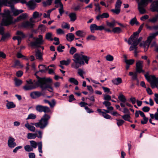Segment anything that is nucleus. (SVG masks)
I'll return each instance as SVG.
<instances>
[{"label":"nucleus","instance_id":"obj_1","mask_svg":"<svg viewBox=\"0 0 158 158\" xmlns=\"http://www.w3.org/2000/svg\"><path fill=\"white\" fill-rule=\"evenodd\" d=\"M83 52H81L80 53H76L73 55V62L71 65L72 68L77 69L81 65H84L85 63L86 64L88 63L89 57L83 55Z\"/></svg>","mask_w":158,"mask_h":158},{"label":"nucleus","instance_id":"obj_2","mask_svg":"<svg viewBox=\"0 0 158 158\" xmlns=\"http://www.w3.org/2000/svg\"><path fill=\"white\" fill-rule=\"evenodd\" d=\"M38 82L36 83L37 84L40 85V87L42 89H44L46 88H48V90L50 92H52V88L50 86L49 83L52 81V79L50 78L43 77L40 78L38 77Z\"/></svg>","mask_w":158,"mask_h":158},{"label":"nucleus","instance_id":"obj_3","mask_svg":"<svg viewBox=\"0 0 158 158\" xmlns=\"http://www.w3.org/2000/svg\"><path fill=\"white\" fill-rule=\"evenodd\" d=\"M50 118L49 115L45 114L42 117L38 123H31L36 127H39L41 129H44L45 128L48 124V120Z\"/></svg>","mask_w":158,"mask_h":158},{"label":"nucleus","instance_id":"obj_4","mask_svg":"<svg viewBox=\"0 0 158 158\" xmlns=\"http://www.w3.org/2000/svg\"><path fill=\"white\" fill-rule=\"evenodd\" d=\"M0 18L1 17L3 18L2 23L5 26H7L12 22V17L10 15V10H5L4 13L0 14Z\"/></svg>","mask_w":158,"mask_h":158},{"label":"nucleus","instance_id":"obj_5","mask_svg":"<svg viewBox=\"0 0 158 158\" xmlns=\"http://www.w3.org/2000/svg\"><path fill=\"white\" fill-rule=\"evenodd\" d=\"M146 79L149 82L152 88L157 87L158 86V77L154 75L147 76H145Z\"/></svg>","mask_w":158,"mask_h":158},{"label":"nucleus","instance_id":"obj_6","mask_svg":"<svg viewBox=\"0 0 158 158\" xmlns=\"http://www.w3.org/2000/svg\"><path fill=\"white\" fill-rule=\"evenodd\" d=\"M33 39L35 41L30 43L32 47H40V45L43 44L44 42L43 36L41 35H39L38 38L34 37Z\"/></svg>","mask_w":158,"mask_h":158},{"label":"nucleus","instance_id":"obj_7","mask_svg":"<svg viewBox=\"0 0 158 158\" xmlns=\"http://www.w3.org/2000/svg\"><path fill=\"white\" fill-rule=\"evenodd\" d=\"M35 22V19H33L32 18H30L29 21H26L22 22L21 26L24 28L31 29L34 27V23Z\"/></svg>","mask_w":158,"mask_h":158},{"label":"nucleus","instance_id":"obj_8","mask_svg":"<svg viewBox=\"0 0 158 158\" xmlns=\"http://www.w3.org/2000/svg\"><path fill=\"white\" fill-rule=\"evenodd\" d=\"M138 35H132L128 39L127 41L128 44H131V41L132 42H134L138 45L139 43L142 40V37H140L139 39H137Z\"/></svg>","mask_w":158,"mask_h":158},{"label":"nucleus","instance_id":"obj_9","mask_svg":"<svg viewBox=\"0 0 158 158\" xmlns=\"http://www.w3.org/2000/svg\"><path fill=\"white\" fill-rule=\"evenodd\" d=\"M36 110L40 112H44V113H48L50 112V108L47 106H44L41 105H37L35 107Z\"/></svg>","mask_w":158,"mask_h":158},{"label":"nucleus","instance_id":"obj_10","mask_svg":"<svg viewBox=\"0 0 158 158\" xmlns=\"http://www.w3.org/2000/svg\"><path fill=\"white\" fill-rule=\"evenodd\" d=\"M142 0H141L140 3H139L138 4V9L141 14H143L146 12V10L143 7L147 6L148 5L149 2H152V1H148L147 3V4H143L142 2Z\"/></svg>","mask_w":158,"mask_h":158},{"label":"nucleus","instance_id":"obj_11","mask_svg":"<svg viewBox=\"0 0 158 158\" xmlns=\"http://www.w3.org/2000/svg\"><path fill=\"white\" fill-rule=\"evenodd\" d=\"M143 61L139 60L137 62L136 64V72L140 73L141 72H144V71L142 69L143 67Z\"/></svg>","mask_w":158,"mask_h":158},{"label":"nucleus","instance_id":"obj_12","mask_svg":"<svg viewBox=\"0 0 158 158\" xmlns=\"http://www.w3.org/2000/svg\"><path fill=\"white\" fill-rule=\"evenodd\" d=\"M38 81L36 82V84H26L23 87V89L25 90H29L34 89L40 85L37 84L36 83Z\"/></svg>","mask_w":158,"mask_h":158},{"label":"nucleus","instance_id":"obj_13","mask_svg":"<svg viewBox=\"0 0 158 158\" xmlns=\"http://www.w3.org/2000/svg\"><path fill=\"white\" fill-rule=\"evenodd\" d=\"M7 144L8 147L11 148H13L16 146V144L15 142V139L11 137L9 138Z\"/></svg>","mask_w":158,"mask_h":158},{"label":"nucleus","instance_id":"obj_14","mask_svg":"<svg viewBox=\"0 0 158 158\" xmlns=\"http://www.w3.org/2000/svg\"><path fill=\"white\" fill-rule=\"evenodd\" d=\"M11 10L13 15L14 16L18 15L19 14L22 13L23 12L22 10H17L15 9L12 4L10 5Z\"/></svg>","mask_w":158,"mask_h":158},{"label":"nucleus","instance_id":"obj_15","mask_svg":"<svg viewBox=\"0 0 158 158\" xmlns=\"http://www.w3.org/2000/svg\"><path fill=\"white\" fill-rule=\"evenodd\" d=\"M150 9L153 12H158V0L152 2L150 6Z\"/></svg>","mask_w":158,"mask_h":158},{"label":"nucleus","instance_id":"obj_16","mask_svg":"<svg viewBox=\"0 0 158 158\" xmlns=\"http://www.w3.org/2000/svg\"><path fill=\"white\" fill-rule=\"evenodd\" d=\"M27 5L31 10H34L36 7V4L34 0H30L27 3Z\"/></svg>","mask_w":158,"mask_h":158},{"label":"nucleus","instance_id":"obj_17","mask_svg":"<svg viewBox=\"0 0 158 158\" xmlns=\"http://www.w3.org/2000/svg\"><path fill=\"white\" fill-rule=\"evenodd\" d=\"M42 93L38 91H34L31 93L30 96L33 99H35L41 96Z\"/></svg>","mask_w":158,"mask_h":158},{"label":"nucleus","instance_id":"obj_18","mask_svg":"<svg viewBox=\"0 0 158 158\" xmlns=\"http://www.w3.org/2000/svg\"><path fill=\"white\" fill-rule=\"evenodd\" d=\"M27 17V16L26 13H24L22 14L15 20V22H19L21 20L25 19Z\"/></svg>","mask_w":158,"mask_h":158},{"label":"nucleus","instance_id":"obj_19","mask_svg":"<svg viewBox=\"0 0 158 158\" xmlns=\"http://www.w3.org/2000/svg\"><path fill=\"white\" fill-rule=\"evenodd\" d=\"M6 102H7V103L6 104V106L7 109H10L15 107L16 106L15 104L13 102H9L7 100L6 101Z\"/></svg>","mask_w":158,"mask_h":158},{"label":"nucleus","instance_id":"obj_20","mask_svg":"<svg viewBox=\"0 0 158 158\" xmlns=\"http://www.w3.org/2000/svg\"><path fill=\"white\" fill-rule=\"evenodd\" d=\"M38 67L40 69L39 71L42 73L46 72L48 68V67H47L44 65H40Z\"/></svg>","mask_w":158,"mask_h":158},{"label":"nucleus","instance_id":"obj_21","mask_svg":"<svg viewBox=\"0 0 158 158\" xmlns=\"http://www.w3.org/2000/svg\"><path fill=\"white\" fill-rule=\"evenodd\" d=\"M7 3L10 5L13 4L11 0H0V7L1 8L3 5L6 4Z\"/></svg>","mask_w":158,"mask_h":158},{"label":"nucleus","instance_id":"obj_22","mask_svg":"<svg viewBox=\"0 0 158 158\" xmlns=\"http://www.w3.org/2000/svg\"><path fill=\"white\" fill-rule=\"evenodd\" d=\"M35 56L36 58L39 60H42V54L39 50H37L35 52Z\"/></svg>","mask_w":158,"mask_h":158},{"label":"nucleus","instance_id":"obj_23","mask_svg":"<svg viewBox=\"0 0 158 158\" xmlns=\"http://www.w3.org/2000/svg\"><path fill=\"white\" fill-rule=\"evenodd\" d=\"M25 126L28 130L33 132H34L35 131V127L34 126L30 125L28 123H27L25 124Z\"/></svg>","mask_w":158,"mask_h":158},{"label":"nucleus","instance_id":"obj_24","mask_svg":"<svg viewBox=\"0 0 158 158\" xmlns=\"http://www.w3.org/2000/svg\"><path fill=\"white\" fill-rule=\"evenodd\" d=\"M69 16L72 22H74L77 19V15L75 13L73 12L70 13Z\"/></svg>","mask_w":158,"mask_h":158},{"label":"nucleus","instance_id":"obj_25","mask_svg":"<svg viewBox=\"0 0 158 158\" xmlns=\"http://www.w3.org/2000/svg\"><path fill=\"white\" fill-rule=\"evenodd\" d=\"M66 37L68 41L71 42L74 40V35L73 33H68L66 35Z\"/></svg>","mask_w":158,"mask_h":158},{"label":"nucleus","instance_id":"obj_26","mask_svg":"<svg viewBox=\"0 0 158 158\" xmlns=\"http://www.w3.org/2000/svg\"><path fill=\"white\" fill-rule=\"evenodd\" d=\"M112 82L114 84L117 85L122 83V80L121 78L118 77L116 79L112 80Z\"/></svg>","mask_w":158,"mask_h":158},{"label":"nucleus","instance_id":"obj_27","mask_svg":"<svg viewBox=\"0 0 158 158\" xmlns=\"http://www.w3.org/2000/svg\"><path fill=\"white\" fill-rule=\"evenodd\" d=\"M76 34L77 36L84 37L86 34V33L84 31L78 30L76 32Z\"/></svg>","mask_w":158,"mask_h":158},{"label":"nucleus","instance_id":"obj_28","mask_svg":"<svg viewBox=\"0 0 158 158\" xmlns=\"http://www.w3.org/2000/svg\"><path fill=\"white\" fill-rule=\"evenodd\" d=\"M53 35L51 32L47 33L45 35V39L48 40L52 41L53 39L52 38Z\"/></svg>","mask_w":158,"mask_h":158},{"label":"nucleus","instance_id":"obj_29","mask_svg":"<svg viewBox=\"0 0 158 158\" xmlns=\"http://www.w3.org/2000/svg\"><path fill=\"white\" fill-rule=\"evenodd\" d=\"M71 60L69 59H68L67 60H63L60 61V64L65 65H68L71 62Z\"/></svg>","mask_w":158,"mask_h":158},{"label":"nucleus","instance_id":"obj_30","mask_svg":"<svg viewBox=\"0 0 158 158\" xmlns=\"http://www.w3.org/2000/svg\"><path fill=\"white\" fill-rule=\"evenodd\" d=\"M37 136V134L29 133L27 134V138L29 139H34Z\"/></svg>","mask_w":158,"mask_h":158},{"label":"nucleus","instance_id":"obj_31","mask_svg":"<svg viewBox=\"0 0 158 158\" xmlns=\"http://www.w3.org/2000/svg\"><path fill=\"white\" fill-rule=\"evenodd\" d=\"M118 99L122 102L125 103L126 101V99L124 95L120 94L118 96Z\"/></svg>","mask_w":158,"mask_h":158},{"label":"nucleus","instance_id":"obj_32","mask_svg":"<svg viewBox=\"0 0 158 158\" xmlns=\"http://www.w3.org/2000/svg\"><path fill=\"white\" fill-rule=\"evenodd\" d=\"M90 29L92 33H94L95 30H97V25L95 24H93L90 25Z\"/></svg>","mask_w":158,"mask_h":158},{"label":"nucleus","instance_id":"obj_33","mask_svg":"<svg viewBox=\"0 0 158 158\" xmlns=\"http://www.w3.org/2000/svg\"><path fill=\"white\" fill-rule=\"evenodd\" d=\"M15 84L16 86H20L22 83V81L21 80L15 78L14 79Z\"/></svg>","mask_w":158,"mask_h":158},{"label":"nucleus","instance_id":"obj_34","mask_svg":"<svg viewBox=\"0 0 158 158\" xmlns=\"http://www.w3.org/2000/svg\"><path fill=\"white\" fill-rule=\"evenodd\" d=\"M69 81L70 83H73L76 85H77L78 84V81L74 78H70L69 79Z\"/></svg>","mask_w":158,"mask_h":158},{"label":"nucleus","instance_id":"obj_35","mask_svg":"<svg viewBox=\"0 0 158 158\" xmlns=\"http://www.w3.org/2000/svg\"><path fill=\"white\" fill-rule=\"evenodd\" d=\"M132 42V44L129 48V50L130 51L133 50L134 49L135 50L136 49H137V44H136L134 42Z\"/></svg>","mask_w":158,"mask_h":158},{"label":"nucleus","instance_id":"obj_36","mask_svg":"<svg viewBox=\"0 0 158 158\" xmlns=\"http://www.w3.org/2000/svg\"><path fill=\"white\" fill-rule=\"evenodd\" d=\"M116 23L115 20H114L111 22H107L106 24L108 27L113 28L115 26Z\"/></svg>","mask_w":158,"mask_h":158},{"label":"nucleus","instance_id":"obj_37","mask_svg":"<svg viewBox=\"0 0 158 158\" xmlns=\"http://www.w3.org/2000/svg\"><path fill=\"white\" fill-rule=\"evenodd\" d=\"M96 37L94 35H89L86 38V40L88 41L92 40L94 41L96 40Z\"/></svg>","mask_w":158,"mask_h":158},{"label":"nucleus","instance_id":"obj_38","mask_svg":"<svg viewBox=\"0 0 158 158\" xmlns=\"http://www.w3.org/2000/svg\"><path fill=\"white\" fill-rule=\"evenodd\" d=\"M24 148L25 150L27 152H31L33 151V148L31 145H27L24 146Z\"/></svg>","mask_w":158,"mask_h":158},{"label":"nucleus","instance_id":"obj_39","mask_svg":"<svg viewBox=\"0 0 158 158\" xmlns=\"http://www.w3.org/2000/svg\"><path fill=\"white\" fill-rule=\"evenodd\" d=\"M122 3L121 0H117L115 5V8L120 9Z\"/></svg>","mask_w":158,"mask_h":158},{"label":"nucleus","instance_id":"obj_40","mask_svg":"<svg viewBox=\"0 0 158 158\" xmlns=\"http://www.w3.org/2000/svg\"><path fill=\"white\" fill-rule=\"evenodd\" d=\"M36 118V116L35 114L32 113H31L28 115L27 118L26 119H34Z\"/></svg>","mask_w":158,"mask_h":158},{"label":"nucleus","instance_id":"obj_41","mask_svg":"<svg viewBox=\"0 0 158 158\" xmlns=\"http://www.w3.org/2000/svg\"><path fill=\"white\" fill-rule=\"evenodd\" d=\"M2 35L1 40L3 41H4L6 39L9 38L10 36V35L9 33H7L4 35L2 34Z\"/></svg>","mask_w":158,"mask_h":158},{"label":"nucleus","instance_id":"obj_42","mask_svg":"<svg viewBox=\"0 0 158 158\" xmlns=\"http://www.w3.org/2000/svg\"><path fill=\"white\" fill-rule=\"evenodd\" d=\"M31 146L34 148H37V143L33 140H31L30 141Z\"/></svg>","mask_w":158,"mask_h":158},{"label":"nucleus","instance_id":"obj_43","mask_svg":"<svg viewBox=\"0 0 158 158\" xmlns=\"http://www.w3.org/2000/svg\"><path fill=\"white\" fill-rule=\"evenodd\" d=\"M121 31V29L119 27H114L112 29V31L114 33H120Z\"/></svg>","mask_w":158,"mask_h":158},{"label":"nucleus","instance_id":"obj_44","mask_svg":"<svg viewBox=\"0 0 158 158\" xmlns=\"http://www.w3.org/2000/svg\"><path fill=\"white\" fill-rule=\"evenodd\" d=\"M16 35H18V36H19L22 39L25 37V35L21 31H18L16 32Z\"/></svg>","mask_w":158,"mask_h":158},{"label":"nucleus","instance_id":"obj_45","mask_svg":"<svg viewBox=\"0 0 158 158\" xmlns=\"http://www.w3.org/2000/svg\"><path fill=\"white\" fill-rule=\"evenodd\" d=\"M158 19V16H156L152 19H148V22H152V23H155L156 22Z\"/></svg>","mask_w":158,"mask_h":158},{"label":"nucleus","instance_id":"obj_46","mask_svg":"<svg viewBox=\"0 0 158 158\" xmlns=\"http://www.w3.org/2000/svg\"><path fill=\"white\" fill-rule=\"evenodd\" d=\"M116 120L117 121V124L118 127L122 125L125 122L122 119H116Z\"/></svg>","mask_w":158,"mask_h":158},{"label":"nucleus","instance_id":"obj_47","mask_svg":"<svg viewBox=\"0 0 158 158\" xmlns=\"http://www.w3.org/2000/svg\"><path fill=\"white\" fill-rule=\"evenodd\" d=\"M52 0H47L46 2H43V4L44 6H46L47 5H51Z\"/></svg>","mask_w":158,"mask_h":158},{"label":"nucleus","instance_id":"obj_48","mask_svg":"<svg viewBox=\"0 0 158 158\" xmlns=\"http://www.w3.org/2000/svg\"><path fill=\"white\" fill-rule=\"evenodd\" d=\"M38 149L39 152L41 153H42L43 152L42 151V142H39L38 143Z\"/></svg>","mask_w":158,"mask_h":158},{"label":"nucleus","instance_id":"obj_49","mask_svg":"<svg viewBox=\"0 0 158 158\" xmlns=\"http://www.w3.org/2000/svg\"><path fill=\"white\" fill-rule=\"evenodd\" d=\"M135 62V60L133 59L126 60H125V62L127 64L131 65L133 64Z\"/></svg>","mask_w":158,"mask_h":158},{"label":"nucleus","instance_id":"obj_50","mask_svg":"<svg viewBox=\"0 0 158 158\" xmlns=\"http://www.w3.org/2000/svg\"><path fill=\"white\" fill-rule=\"evenodd\" d=\"M39 13L38 12L35 11L33 14L32 17L31 18H32L33 19H34L39 18Z\"/></svg>","mask_w":158,"mask_h":158},{"label":"nucleus","instance_id":"obj_51","mask_svg":"<svg viewBox=\"0 0 158 158\" xmlns=\"http://www.w3.org/2000/svg\"><path fill=\"white\" fill-rule=\"evenodd\" d=\"M123 119L126 121H128V119L131 118V116L129 114H126L122 116Z\"/></svg>","mask_w":158,"mask_h":158},{"label":"nucleus","instance_id":"obj_52","mask_svg":"<svg viewBox=\"0 0 158 158\" xmlns=\"http://www.w3.org/2000/svg\"><path fill=\"white\" fill-rule=\"evenodd\" d=\"M106 58L107 60L111 61L113 60L114 58L113 56L110 55H108L106 56Z\"/></svg>","mask_w":158,"mask_h":158},{"label":"nucleus","instance_id":"obj_53","mask_svg":"<svg viewBox=\"0 0 158 158\" xmlns=\"http://www.w3.org/2000/svg\"><path fill=\"white\" fill-rule=\"evenodd\" d=\"M121 9L115 8L111 10V11L113 13H115L116 15H118L120 12Z\"/></svg>","mask_w":158,"mask_h":158},{"label":"nucleus","instance_id":"obj_54","mask_svg":"<svg viewBox=\"0 0 158 158\" xmlns=\"http://www.w3.org/2000/svg\"><path fill=\"white\" fill-rule=\"evenodd\" d=\"M60 9H59V11L60 14V15H62L64 12V10H63V5L61 3H60Z\"/></svg>","mask_w":158,"mask_h":158},{"label":"nucleus","instance_id":"obj_55","mask_svg":"<svg viewBox=\"0 0 158 158\" xmlns=\"http://www.w3.org/2000/svg\"><path fill=\"white\" fill-rule=\"evenodd\" d=\"M76 49L75 48L72 47L71 48L69 51V53L70 54L73 55L76 52Z\"/></svg>","mask_w":158,"mask_h":158},{"label":"nucleus","instance_id":"obj_56","mask_svg":"<svg viewBox=\"0 0 158 158\" xmlns=\"http://www.w3.org/2000/svg\"><path fill=\"white\" fill-rule=\"evenodd\" d=\"M105 118L107 119H110V118L111 116L109 115L106 114L104 112H102V115Z\"/></svg>","mask_w":158,"mask_h":158},{"label":"nucleus","instance_id":"obj_57","mask_svg":"<svg viewBox=\"0 0 158 158\" xmlns=\"http://www.w3.org/2000/svg\"><path fill=\"white\" fill-rule=\"evenodd\" d=\"M94 5L96 6L95 10L96 11H98L99 12H100L101 8L100 7L99 4L98 3H95L94 4Z\"/></svg>","mask_w":158,"mask_h":158},{"label":"nucleus","instance_id":"obj_58","mask_svg":"<svg viewBox=\"0 0 158 158\" xmlns=\"http://www.w3.org/2000/svg\"><path fill=\"white\" fill-rule=\"evenodd\" d=\"M136 71L134 73V74L132 76V79L133 80H136L137 81H138V80L137 78V74Z\"/></svg>","mask_w":158,"mask_h":158},{"label":"nucleus","instance_id":"obj_59","mask_svg":"<svg viewBox=\"0 0 158 158\" xmlns=\"http://www.w3.org/2000/svg\"><path fill=\"white\" fill-rule=\"evenodd\" d=\"M64 48V47L63 46L59 45L57 47V51L60 52H63L62 49Z\"/></svg>","mask_w":158,"mask_h":158},{"label":"nucleus","instance_id":"obj_60","mask_svg":"<svg viewBox=\"0 0 158 158\" xmlns=\"http://www.w3.org/2000/svg\"><path fill=\"white\" fill-rule=\"evenodd\" d=\"M103 104L106 107H108L111 105V103L109 102L105 101L103 102Z\"/></svg>","mask_w":158,"mask_h":158},{"label":"nucleus","instance_id":"obj_61","mask_svg":"<svg viewBox=\"0 0 158 158\" xmlns=\"http://www.w3.org/2000/svg\"><path fill=\"white\" fill-rule=\"evenodd\" d=\"M22 147H23L21 146H18L13 150V152L14 153H16L19 150L21 149L22 148Z\"/></svg>","mask_w":158,"mask_h":158},{"label":"nucleus","instance_id":"obj_62","mask_svg":"<svg viewBox=\"0 0 158 158\" xmlns=\"http://www.w3.org/2000/svg\"><path fill=\"white\" fill-rule=\"evenodd\" d=\"M104 99L106 101H109L111 100V97L109 95H105L104 96Z\"/></svg>","mask_w":158,"mask_h":158},{"label":"nucleus","instance_id":"obj_63","mask_svg":"<svg viewBox=\"0 0 158 158\" xmlns=\"http://www.w3.org/2000/svg\"><path fill=\"white\" fill-rule=\"evenodd\" d=\"M55 104L56 102L54 99H52V102H50L49 104V105L51 107H53L55 106Z\"/></svg>","mask_w":158,"mask_h":158},{"label":"nucleus","instance_id":"obj_64","mask_svg":"<svg viewBox=\"0 0 158 158\" xmlns=\"http://www.w3.org/2000/svg\"><path fill=\"white\" fill-rule=\"evenodd\" d=\"M39 29L41 31H44L45 30V26L43 24L40 25L39 26Z\"/></svg>","mask_w":158,"mask_h":158}]
</instances>
